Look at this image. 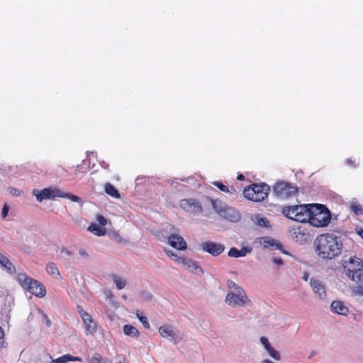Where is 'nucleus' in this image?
Here are the masks:
<instances>
[{
	"instance_id": "nucleus-1",
	"label": "nucleus",
	"mask_w": 363,
	"mask_h": 363,
	"mask_svg": "<svg viewBox=\"0 0 363 363\" xmlns=\"http://www.w3.org/2000/svg\"><path fill=\"white\" fill-rule=\"evenodd\" d=\"M281 213L289 219L308 222L317 228L327 226L331 219L330 211L323 205L317 203L283 206Z\"/></svg>"
},
{
	"instance_id": "nucleus-2",
	"label": "nucleus",
	"mask_w": 363,
	"mask_h": 363,
	"mask_svg": "<svg viewBox=\"0 0 363 363\" xmlns=\"http://www.w3.org/2000/svg\"><path fill=\"white\" fill-rule=\"evenodd\" d=\"M314 247L320 258L333 259L341 253L342 243L337 236L332 233H325L315 239Z\"/></svg>"
},
{
	"instance_id": "nucleus-3",
	"label": "nucleus",
	"mask_w": 363,
	"mask_h": 363,
	"mask_svg": "<svg viewBox=\"0 0 363 363\" xmlns=\"http://www.w3.org/2000/svg\"><path fill=\"white\" fill-rule=\"evenodd\" d=\"M341 263L345 274L350 279L357 283L363 281V262L360 258L356 256H345Z\"/></svg>"
},
{
	"instance_id": "nucleus-4",
	"label": "nucleus",
	"mask_w": 363,
	"mask_h": 363,
	"mask_svg": "<svg viewBox=\"0 0 363 363\" xmlns=\"http://www.w3.org/2000/svg\"><path fill=\"white\" fill-rule=\"evenodd\" d=\"M270 191V186L265 184H252L243 190V196L248 200L255 202L264 201Z\"/></svg>"
},
{
	"instance_id": "nucleus-5",
	"label": "nucleus",
	"mask_w": 363,
	"mask_h": 363,
	"mask_svg": "<svg viewBox=\"0 0 363 363\" xmlns=\"http://www.w3.org/2000/svg\"><path fill=\"white\" fill-rule=\"evenodd\" d=\"M17 281L24 289L35 296L42 298L46 294L45 287L38 281L28 277L26 274H18Z\"/></svg>"
},
{
	"instance_id": "nucleus-6",
	"label": "nucleus",
	"mask_w": 363,
	"mask_h": 363,
	"mask_svg": "<svg viewBox=\"0 0 363 363\" xmlns=\"http://www.w3.org/2000/svg\"><path fill=\"white\" fill-rule=\"evenodd\" d=\"M213 208L222 218L230 222H238L240 220V214L235 208L227 206L219 200L209 199Z\"/></svg>"
},
{
	"instance_id": "nucleus-7",
	"label": "nucleus",
	"mask_w": 363,
	"mask_h": 363,
	"mask_svg": "<svg viewBox=\"0 0 363 363\" xmlns=\"http://www.w3.org/2000/svg\"><path fill=\"white\" fill-rule=\"evenodd\" d=\"M297 192V188L285 182H277L273 186V194L280 200H285L294 196Z\"/></svg>"
},
{
	"instance_id": "nucleus-8",
	"label": "nucleus",
	"mask_w": 363,
	"mask_h": 363,
	"mask_svg": "<svg viewBox=\"0 0 363 363\" xmlns=\"http://www.w3.org/2000/svg\"><path fill=\"white\" fill-rule=\"evenodd\" d=\"M33 194L35 196L36 199L39 202H42L44 199H54L55 197L63 196L62 190L59 188H45L40 191L33 190Z\"/></svg>"
},
{
	"instance_id": "nucleus-9",
	"label": "nucleus",
	"mask_w": 363,
	"mask_h": 363,
	"mask_svg": "<svg viewBox=\"0 0 363 363\" xmlns=\"http://www.w3.org/2000/svg\"><path fill=\"white\" fill-rule=\"evenodd\" d=\"M291 238L301 245H303L309 240L308 230L303 226H293L290 228Z\"/></svg>"
},
{
	"instance_id": "nucleus-10",
	"label": "nucleus",
	"mask_w": 363,
	"mask_h": 363,
	"mask_svg": "<svg viewBox=\"0 0 363 363\" xmlns=\"http://www.w3.org/2000/svg\"><path fill=\"white\" fill-rule=\"evenodd\" d=\"M179 206L185 211L194 215L202 211L201 203L194 199H182L179 202Z\"/></svg>"
},
{
	"instance_id": "nucleus-11",
	"label": "nucleus",
	"mask_w": 363,
	"mask_h": 363,
	"mask_svg": "<svg viewBox=\"0 0 363 363\" xmlns=\"http://www.w3.org/2000/svg\"><path fill=\"white\" fill-rule=\"evenodd\" d=\"M160 334L164 337H167L171 342L177 344L182 340L183 335L181 333H177L174 330L173 328L169 325H163L159 328Z\"/></svg>"
},
{
	"instance_id": "nucleus-12",
	"label": "nucleus",
	"mask_w": 363,
	"mask_h": 363,
	"mask_svg": "<svg viewBox=\"0 0 363 363\" xmlns=\"http://www.w3.org/2000/svg\"><path fill=\"white\" fill-rule=\"evenodd\" d=\"M228 304L233 307L244 306L247 301L245 291L242 293H229L225 298Z\"/></svg>"
},
{
	"instance_id": "nucleus-13",
	"label": "nucleus",
	"mask_w": 363,
	"mask_h": 363,
	"mask_svg": "<svg viewBox=\"0 0 363 363\" xmlns=\"http://www.w3.org/2000/svg\"><path fill=\"white\" fill-rule=\"evenodd\" d=\"M310 286L316 295V297L320 300H325L327 297L325 286L323 283L317 279L311 278L309 280Z\"/></svg>"
},
{
	"instance_id": "nucleus-14",
	"label": "nucleus",
	"mask_w": 363,
	"mask_h": 363,
	"mask_svg": "<svg viewBox=\"0 0 363 363\" xmlns=\"http://www.w3.org/2000/svg\"><path fill=\"white\" fill-rule=\"evenodd\" d=\"M225 249V246L220 243L213 242H205L202 244V250L213 256L220 255Z\"/></svg>"
},
{
	"instance_id": "nucleus-15",
	"label": "nucleus",
	"mask_w": 363,
	"mask_h": 363,
	"mask_svg": "<svg viewBox=\"0 0 363 363\" xmlns=\"http://www.w3.org/2000/svg\"><path fill=\"white\" fill-rule=\"evenodd\" d=\"M79 313L85 325V332L86 335H93L96 330V325L93 322L89 314L82 310Z\"/></svg>"
},
{
	"instance_id": "nucleus-16",
	"label": "nucleus",
	"mask_w": 363,
	"mask_h": 363,
	"mask_svg": "<svg viewBox=\"0 0 363 363\" xmlns=\"http://www.w3.org/2000/svg\"><path fill=\"white\" fill-rule=\"evenodd\" d=\"M177 262L182 264L187 269L196 275H201L203 274L202 269L191 259L184 257L179 258Z\"/></svg>"
},
{
	"instance_id": "nucleus-17",
	"label": "nucleus",
	"mask_w": 363,
	"mask_h": 363,
	"mask_svg": "<svg viewBox=\"0 0 363 363\" xmlns=\"http://www.w3.org/2000/svg\"><path fill=\"white\" fill-rule=\"evenodd\" d=\"M169 244L175 249L184 250L186 248V243L184 238L178 234H172L168 238Z\"/></svg>"
},
{
	"instance_id": "nucleus-18",
	"label": "nucleus",
	"mask_w": 363,
	"mask_h": 363,
	"mask_svg": "<svg viewBox=\"0 0 363 363\" xmlns=\"http://www.w3.org/2000/svg\"><path fill=\"white\" fill-rule=\"evenodd\" d=\"M330 310L337 314L346 316L348 315L349 308L340 301H333L330 304Z\"/></svg>"
},
{
	"instance_id": "nucleus-19",
	"label": "nucleus",
	"mask_w": 363,
	"mask_h": 363,
	"mask_svg": "<svg viewBox=\"0 0 363 363\" xmlns=\"http://www.w3.org/2000/svg\"><path fill=\"white\" fill-rule=\"evenodd\" d=\"M252 249L250 247H243L240 250L236 247H231L228 251V255L231 257H242L247 254L250 253Z\"/></svg>"
},
{
	"instance_id": "nucleus-20",
	"label": "nucleus",
	"mask_w": 363,
	"mask_h": 363,
	"mask_svg": "<svg viewBox=\"0 0 363 363\" xmlns=\"http://www.w3.org/2000/svg\"><path fill=\"white\" fill-rule=\"evenodd\" d=\"M252 220L254 222L255 224L259 227L267 228L270 227L269 220L266 217H264L260 214L253 215L252 216Z\"/></svg>"
},
{
	"instance_id": "nucleus-21",
	"label": "nucleus",
	"mask_w": 363,
	"mask_h": 363,
	"mask_svg": "<svg viewBox=\"0 0 363 363\" xmlns=\"http://www.w3.org/2000/svg\"><path fill=\"white\" fill-rule=\"evenodd\" d=\"M347 206H348L350 211L354 213L356 216H360L363 214V208L355 199L350 201L347 203Z\"/></svg>"
},
{
	"instance_id": "nucleus-22",
	"label": "nucleus",
	"mask_w": 363,
	"mask_h": 363,
	"mask_svg": "<svg viewBox=\"0 0 363 363\" xmlns=\"http://www.w3.org/2000/svg\"><path fill=\"white\" fill-rule=\"evenodd\" d=\"M0 265L4 267L7 272L13 274L15 272V267L12 262L0 252Z\"/></svg>"
},
{
	"instance_id": "nucleus-23",
	"label": "nucleus",
	"mask_w": 363,
	"mask_h": 363,
	"mask_svg": "<svg viewBox=\"0 0 363 363\" xmlns=\"http://www.w3.org/2000/svg\"><path fill=\"white\" fill-rule=\"evenodd\" d=\"M69 361L82 362V359L81 357H74L70 354H64L62 357H60L56 359H52L50 362V363H67Z\"/></svg>"
},
{
	"instance_id": "nucleus-24",
	"label": "nucleus",
	"mask_w": 363,
	"mask_h": 363,
	"mask_svg": "<svg viewBox=\"0 0 363 363\" xmlns=\"http://www.w3.org/2000/svg\"><path fill=\"white\" fill-rule=\"evenodd\" d=\"M123 333L125 335L133 337H137L140 335L138 330L135 327L128 324L123 326Z\"/></svg>"
},
{
	"instance_id": "nucleus-25",
	"label": "nucleus",
	"mask_w": 363,
	"mask_h": 363,
	"mask_svg": "<svg viewBox=\"0 0 363 363\" xmlns=\"http://www.w3.org/2000/svg\"><path fill=\"white\" fill-rule=\"evenodd\" d=\"M88 230L97 236L104 235L106 233V229L101 228L96 223H91L88 227Z\"/></svg>"
},
{
	"instance_id": "nucleus-26",
	"label": "nucleus",
	"mask_w": 363,
	"mask_h": 363,
	"mask_svg": "<svg viewBox=\"0 0 363 363\" xmlns=\"http://www.w3.org/2000/svg\"><path fill=\"white\" fill-rule=\"evenodd\" d=\"M104 190L106 193L113 198H119L120 194L118 191L111 184L107 183L105 185Z\"/></svg>"
},
{
	"instance_id": "nucleus-27",
	"label": "nucleus",
	"mask_w": 363,
	"mask_h": 363,
	"mask_svg": "<svg viewBox=\"0 0 363 363\" xmlns=\"http://www.w3.org/2000/svg\"><path fill=\"white\" fill-rule=\"evenodd\" d=\"M47 272L54 277H60V272L54 262H48L46 267Z\"/></svg>"
},
{
	"instance_id": "nucleus-28",
	"label": "nucleus",
	"mask_w": 363,
	"mask_h": 363,
	"mask_svg": "<svg viewBox=\"0 0 363 363\" xmlns=\"http://www.w3.org/2000/svg\"><path fill=\"white\" fill-rule=\"evenodd\" d=\"M74 255V252L68 250L66 247H61L60 249L59 257L62 259H67V257H72Z\"/></svg>"
},
{
	"instance_id": "nucleus-29",
	"label": "nucleus",
	"mask_w": 363,
	"mask_h": 363,
	"mask_svg": "<svg viewBox=\"0 0 363 363\" xmlns=\"http://www.w3.org/2000/svg\"><path fill=\"white\" fill-rule=\"evenodd\" d=\"M113 281L115 283L118 289H122L126 284V281L116 275L113 276Z\"/></svg>"
},
{
	"instance_id": "nucleus-30",
	"label": "nucleus",
	"mask_w": 363,
	"mask_h": 363,
	"mask_svg": "<svg viewBox=\"0 0 363 363\" xmlns=\"http://www.w3.org/2000/svg\"><path fill=\"white\" fill-rule=\"evenodd\" d=\"M227 284L229 289L233 291V293H242V291H244L243 289L241 286H240L238 284H237L233 281L229 280L228 281Z\"/></svg>"
},
{
	"instance_id": "nucleus-31",
	"label": "nucleus",
	"mask_w": 363,
	"mask_h": 363,
	"mask_svg": "<svg viewBox=\"0 0 363 363\" xmlns=\"http://www.w3.org/2000/svg\"><path fill=\"white\" fill-rule=\"evenodd\" d=\"M269 355L277 361H279L281 359L280 353L277 351L273 347H272L269 350H267Z\"/></svg>"
},
{
	"instance_id": "nucleus-32",
	"label": "nucleus",
	"mask_w": 363,
	"mask_h": 363,
	"mask_svg": "<svg viewBox=\"0 0 363 363\" xmlns=\"http://www.w3.org/2000/svg\"><path fill=\"white\" fill-rule=\"evenodd\" d=\"M62 194H64V196H60V198H67V199H69L71 201H74V202L80 201V198L79 196H75V195L72 194H69V193H65L63 190H62Z\"/></svg>"
},
{
	"instance_id": "nucleus-33",
	"label": "nucleus",
	"mask_w": 363,
	"mask_h": 363,
	"mask_svg": "<svg viewBox=\"0 0 363 363\" xmlns=\"http://www.w3.org/2000/svg\"><path fill=\"white\" fill-rule=\"evenodd\" d=\"M259 341L266 351L269 350L272 347L266 337H261Z\"/></svg>"
},
{
	"instance_id": "nucleus-34",
	"label": "nucleus",
	"mask_w": 363,
	"mask_h": 363,
	"mask_svg": "<svg viewBox=\"0 0 363 363\" xmlns=\"http://www.w3.org/2000/svg\"><path fill=\"white\" fill-rule=\"evenodd\" d=\"M137 317L138 318V319L140 320V321L141 322L145 328H150V324L147 321V318L145 316L137 313Z\"/></svg>"
},
{
	"instance_id": "nucleus-35",
	"label": "nucleus",
	"mask_w": 363,
	"mask_h": 363,
	"mask_svg": "<svg viewBox=\"0 0 363 363\" xmlns=\"http://www.w3.org/2000/svg\"><path fill=\"white\" fill-rule=\"evenodd\" d=\"M213 184L216 186H217L220 190H221L223 192H230L231 193V191L228 189V188L223 184L220 182H213Z\"/></svg>"
},
{
	"instance_id": "nucleus-36",
	"label": "nucleus",
	"mask_w": 363,
	"mask_h": 363,
	"mask_svg": "<svg viewBox=\"0 0 363 363\" xmlns=\"http://www.w3.org/2000/svg\"><path fill=\"white\" fill-rule=\"evenodd\" d=\"M102 358L101 356L96 353L93 357L89 359V363H101Z\"/></svg>"
},
{
	"instance_id": "nucleus-37",
	"label": "nucleus",
	"mask_w": 363,
	"mask_h": 363,
	"mask_svg": "<svg viewBox=\"0 0 363 363\" xmlns=\"http://www.w3.org/2000/svg\"><path fill=\"white\" fill-rule=\"evenodd\" d=\"M265 243H267L268 245L275 247L276 249L279 248L281 245L277 242L274 239H268L267 241H264Z\"/></svg>"
},
{
	"instance_id": "nucleus-38",
	"label": "nucleus",
	"mask_w": 363,
	"mask_h": 363,
	"mask_svg": "<svg viewBox=\"0 0 363 363\" xmlns=\"http://www.w3.org/2000/svg\"><path fill=\"white\" fill-rule=\"evenodd\" d=\"M9 192L15 196H18L21 194L22 191L18 189L11 187L9 189Z\"/></svg>"
},
{
	"instance_id": "nucleus-39",
	"label": "nucleus",
	"mask_w": 363,
	"mask_h": 363,
	"mask_svg": "<svg viewBox=\"0 0 363 363\" xmlns=\"http://www.w3.org/2000/svg\"><path fill=\"white\" fill-rule=\"evenodd\" d=\"M96 220L99 222V223L102 226L106 225L107 223L106 219L103 216L99 215L96 218Z\"/></svg>"
},
{
	"instance_id": "nucleus-40",
	"label": "nucleus",
	"mask_w": 363,
	"mask_h": 363,
	"mask_svg": "<svg viewBox=\"0 0 363 363\" xmlns=\"http://www.w3.org/2000/svg\"><path fill=\"white\" fill-rule=\"evenodd\" d=\"M78 252L79 255L84 259H87L89 257V253L83 248H79Z\"/></svg>"
},
{
	"instance_id": "nucleus-41",
	"label": "nucleus",
	"mask_w": 363,
	"mask_h": 363,
	"mask_svg": "<svg viewBox=\"0 0 363 363\" xmlns=\"http://www.w3.org/2000/svg\"><path fill=\"white\" fill-rule=\"evenodd\" d=\"M4 333L2 328L0 327V347L4 346Z\"/></svg>"
},
{
	"instance_id": "nucleus-42",
	"label": "nucleus",
	"mask_w": 363,
	"mask_h": 363,
	"mask_svg": "<svg viewBox=\"0 0 363 363\" xmlns=\"http://www.w3.org/2000/svg\"><path fill=\"white\" fill-rule=\"evenodd\" d=\"M9 207L7 205H4L3 206V208H2V213H1V215H2V218H5L7 215H8V213H9Z\"/></svg>"
},
{
	"instance_id": "nucleus-43",
	"label": "nucleus",
	"mask_w": 363,
	"mask_h": 363,
	"mask_svg": "<svg viewBox=\"0 0 363 363\" xmlns=\"http://www.w3.org/2000/svg\"><path fill=\"white\" fill-rule=\"evenodd\" d=\"M272 261L277 265H282L283 264V259L281 257H273L272 259Z\"/></svg>"
},
{
	"instance_id": "nucleus-44",
	"label": "nucleus",
	"mask_w": 363,
	"mask_h": 363,
	"mask_svg": "<svg viewBox=\"0 0 363 363\" xmlns=\"http://www.w3.org/2000/svg\"><path fill=\"white\" fill-rule=\"evenodd\" d=\"M166 252L167 255H169L171 257H173V259H174L176 261H177V259L179 258L176 254L171 251H166Z\"/></svg>"
},
{
	"instance_id": "nucleus-45",
	"label": "nucleus",
	"mask_w": 363,
	"mask_h": 363,
	"mask_svg": "<svg viewBox=\"0 0 363 363\" xmlns=\"http://www.w3.org/2000/svg\"><path fill=\"white\" fill-rule=\"evenodd\" d=\"M43 317L45 321L46 326L50 327L51 325V322H50V319L48 318V315L45 314H43Z\"/></svg>"
},
{
	"instance_id": "nucleus-46",
	"label": "nucleus",
	"mask_w": 363,
	"mask_h": 363,
	"mask_svg": "<svg viewBox=\"0 0 363 363\" xmlns=\"http://www.w3.org/2000/svg\"><path fill=\"white\" fill-rule=\"evenodd\" d=\"M143 296L145 299H150L152 297L151 294L147 292H144Z\"/></svg>"
},
{
	"instance_id": "nucleus-47",
	"label": "nucleus",
	"mask_w": 363,
	"mask_h": 363,
	"mask_svg": "<svg viewBox=\"0 0 363 363\" xmlns=\"http://www.w3.org/2000/svg\"><path fill=\"white\" fill-rule=\"evenodd\" d=\"M357 294L360 295H363V286H359L357 288Z\"/></svg>"
},
{
	"instance_id": "nucleus-48",
	"label": "nucleus",
	"mask_w": 363,
	"mask_h": 363,
	"mask_svg": "<svg viewBox=\"0 0 363 363\" xmlns=\"http://www.w3.org/2000/svg\"><path fill=\"white\" fill-rule=\"evenodd\" d=\"M357 234L363 239V229H358L357 230Z\"/></svg>"
},
{
	"instance_id": "nucleus-49",
	"label": "nucleus",
	"mask_w": 363,
	"mask_h": 363,
	"mask_svg": "<svg viewBox=\"0 0 363 363\" xmlns=\"http://www.w3.org/2000/svg\"><path fill=\"white\" fill-rule=\"evenodd\" d=\"M302 279L304 280V281H307L308 279V273H305L303 274V276L302 277Z\"/></svg>"
},
{
	"instance_id": "nucleus-50",
	"label": "nucleus",
	"mask_w": 363,
	"mask_h": 363,
	"mask_svg": "<svg viewBox=\"0 0 363 363\" xmlns=\"http://www.w3.org/2000/svg\"><path fill=\"white\" fill-rule=\"evenodd\" d=\"M262 363H274L272 361L268 359H264Z\"/></svg>"
},
{
	"instance_id": "nucleus-51",
	"label": "nucleus",
	"mask_w": 363,
	"mask_h": 363,
	"mask_svg": "<svg viewBox=\"0 0 363 363\" xmlns=\"http://www.w3.org/2000/svg\"><path fill=\"white\" fill-rule=\"evenodd\" d=\"M346 162H347V164H353V161L351 159L347 160Z\"/></svg>"
},
{
	"instance_id": "nucleus-52",
	"label": "nucleus",
	"mask_w": 363,
	"mask_h": 363,
	"mask_svg": "<svg viewBox=\"0 0 363 363\" xmlns=\"http://www.w3.org/2000/svg\"><path fill=\"white\" fill-rule=\"evenodd\" d=\"M238 180H242L244 179V176L242 174H239L237 178Z\"/></svg>"
},
{
	"instance_id": "nucleus-53",
	"label": "nucleus",
	"mask_w": 363,
	"mask_h": 363,
	"mask_svg": "<svg viewBox=\"0 0 363 363\" xmlns=\"http://www.w3.org/2000/svg\"><path fill=\"white\" fill-rule=\"evenodd\" d=\"M122 298H124V299H126L127 296L125 295H123Z\"/></svg>"
},
{
	"instance_id": "nucleus-54",
	"label": "nucleus",
	"mask_w": 363,
	"mask_h": 363,
	"mask_svg": "<svg viewBox=\"0 0 363 363\" xmlns=\"http://www.w3.org/2000/svg\"><path fill=\"white\" fill-rule=\"evenodd\" d=\"M313 356V354H311L309 358H311Z\"/></svg>"
}]
</instances>
